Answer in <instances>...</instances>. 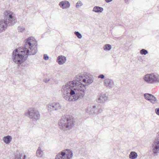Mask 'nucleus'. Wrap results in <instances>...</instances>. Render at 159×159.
<instances>
[{"instance_id":"1","label":"nucleus","mask_w":159,"mask_h":159,"mask_svg":"<svg viewBox=\"0 0 159 159\" xmlns=\"http://www.w3.org/2000/svg\"><path fill=\"white\" fill-rule=\"evenodd\" d=\"M90 84L93 82V78L88 76L87 74H80L76 76L75 80L70 81L63 85L61 89L62 97L66 100L74 101L82 98L85 94V88L84 85L81 84V80Z\"/></svg>"},{"instance_id":"2","label":"nucleus","mask_w":159,"mask_h":159,"mask_svg":"<svg viewBox=\"0 0 159 159\" xmlns=\"http://www.w3.org/2000/svg\"><path fill=\"white\" fill-rule=\"evenodd\" d=\"M34 40L32 37L25 39L22 50L16 49L13 51V59L15 63L21 64L27 59L28 55H34L37 52V43Z\"/></svg>"},{"instance_id":"3","label":"nucleus","mask_w":159,"mask_h":159,"mask_svg":"<svg viewBox=\"0 0 159 159\" xmlns=\"http://www.w3.org/2000/svg\"><path fill=\"white\" fill-rule=\"evenodd\" d=\"M73 118L68 116H63L59 120L58 125L60 129L67 130L71 129L74 125Z\"/></svg>"},{"instance_id":"4","label":"nucleus","mask_w":159,"mask_h":159,"mask_svg":"<svg viewBox=\"0 0 159 159\" xmlns=\"http://www.w3.org/2000/svg\"><path fill=\"white\" fill-rule=\"evenodd\" d=\"M25 115L33 120H37L40 118V114L39 111L35 108H30L28 111L25 113Z\"/></svg>"},{"instance_id":"5","label":"nucleus","mask_w":159,"mask_h":159,"mask_svg":"<svg viewBox=\"0 0 159 159\" xmlns=\"http://www.w3.org/2000/svg\"><path fill=\"white\" fill-rule=\"evenodd\" d=\"M4 20H7L8 25H14L16 22V19L14 16L13 13L10 11H6L4 12Z\"/></svg>"},{"instance_id":"6","label":"nucleus","mask_w":159,"mask_h":159,"mask_svg":"<svg viewBox=\"0 0 159 159\" xmlns=\"http://www.w3.org/2000/svg\"><path fill=\"white\" fill-rule=\"evenodd\" d=\"M103 108L99 105H92L88 107L86 112L90 114L96 115L102 112Z\"/></svg>"},{"instance_id":"7","label":"nucleus","mask_w":159,"mask_h":159,"mask_svg":"<svg viewBox=\"0 0 159 159\" xmlns=\"http://www.w3.org/2000/svg\"><path fill=\"white\" fill-rule=\"evenodd\" d=\"M144 80L148 84L159 82V76L154 74H147L143 77Z\"/></svg>"},{"instance_id":"8","label":"nucleus","mask_w":159,"mask_h":159,"mask_svg":"<svg viewBox=\"0 0 159 159\" xmlns=\"http://www.w3.org/2000/svg\"><path fill=\"white\" fill-rule=\"evenodd\" d=\"M73 154L71 150L67 149L66 152L62 151L59 153L56 156L55 159H70L73 156Z\"/></svg>"},{"instance_id":"9","label":"nucleus","mask_w":159,"mask_h":159,"mask_svg":"<svg viewBox=\"0 0 159 159\" xmlns=\"http://www.w3.org/2000/svg\"><path fill=\"white\" fill-rule=\"evenodd\" d=\"M157 134L159 136V131ZM151 150L152 153V155L154 156H157L159 153V138L156 139L152 143L151 148Z\"/></svg>"},{"instance_id":"10","label":"nucleus","mask_w":159,"mask_h":159,"mask_svg":"<svg viewBox=\"0 0 159 159\" xmlns=\"http://www.w3.org/2000/svg\"><path fill=\"white\" fill-rule=\"evenodd\" d=\"M145 98L153 104L157 103V100L156 98L152 94L149 93H145L144 95Z\"/></svg>"},{"instance_id":"11","label":"nucleus","mask_w":159,"mask_h":159,"mask_svg":"<svg viewBox=\"0 0 159 159\" xmlns=\"http://www.w3.org/2000/svg\"><path fill=\"white\" fill-rule=\"evenodd\" d=\"M104 85L107 88H112L114 85V82L113 80L107 78L104 80Z\"/></svg>"},{"instance_id":"12","label":"nucleus","mask_w":159,"mask_h":159,"mask_svg":"<svg viewBox=\"0 0 159 159\" xmlns=\"http://www.w3.org/2000/svg\"><path fill=\"white\" fill-rule=\"evenodd\" d=\"M8 25L7 20H0V33L4 31Z\"/></svg>"},{"instance_id":"13","label":"nucleus","mask_w":159,"mask_h":159,"mask_svg":"<svg viewBox=\"0 0 159 159\" xmlns=\"http://www.w3.org/2000/svg\"><path fill=\"white\" fill-rule=\"evenodd\" d=\"M59 6L62 9H68L70 6V2L67 1H62L59 4Z\"/></svg>"},{"instance_id":"14","label":"nucleus","mask_w":159,"mask_h":159,"mask_svg":"<svg viewBox=\"0 0 159 159\" xmlns=\"http://www.w3.org/2000/svg\"><path fill=\"white\" fill-rule=\"evenodd\" d=\"M66 58L63 56H59L57 59V61L59 65L63 64L66 61Z\"/></svg>"},{"instance_id":"15","label":"nucleus","mask_w":159,"mask_h":159,"mask_svg":"<svg viewBox=\"0 0 159 159\" xmlns=\"http://www.w3.org/2000/svg\"><path fill=\"white\" fill-rule=\"evenodd\" d=\"M43 154V152L42 147H39L36 152V156L39 157H42Z\"/></svg>"},{"instance_id":"16","label":"nucleus","mask_w":159,"mask_h":159,"mask_svg":"<svg viewBox=\"0 0 159 159\" xmlns=\"http://www.w3.org/2000/svg\"><path fill=\"white\" fill-rule=\"evenodd\" d=\"M107 98L108 97L105 94H101L98 98V101L101 103H103L107 100Z\"/></svg>"},{"instance_id":"17","label":"nucleus","mask_w":159,"mask_h":159,"mask_svg":"<svg viewBox=\"0 0 159 159\" xmlns=\"http://www.w3.org/2000/svg\"><path fill=\"white\" fill-rule=\"evenodd\" d=\"M52 104L54 110L57 111L61 109L62 106L59 103L55 102L52 103Z\"/></svg>"},{"instance_id":"18","label":"nucleus","mask_w":159,"mask_h":159,"mask_svg":"<svg viewBox=\"0 0 159 159\" xmlns=\"http://www.w3.org/2000/svg\"><path fill=\"white\" fill-rule=\"evenodd\" d=\"M11 139L12 137L10 135L5 136L3 139L4 142L6 144H9L11 142Z\"/></svg>"},{"instance_id":"19","label":"nucleus","mask_w":159,"mask_h":159,"mask_svg":"<svg viewBox=\"0 0 159 159\" xmlns=\"http://www.w3.org/2000/svg\"><path fill=\"white\" fill-rule=\"evenodd\" d=\"M15 159H26V156L20 153L16 154L15 155Z\"/></svg>"},{"instance_id":"20","label":"nucleus","mask_w":159,"mask_h":159,"mask_svg":"<svg viewBox=\"0 0 159 159\" xmlns=\"http://www.w3.org/2000/svg\"><path fill=\"white\" fill-rule=\"evenodd\" d=\"M103 8L101 7L95 6L94 7L93 11L96 12H102L103 11Z\"/></svg>"},{"instance_id":"21","label":"nucleus","mask_w":159,"mask_h":159,"mask_svg":"<svg viewBox=\"0 0 159 159\" xmlns=\"http://www.w3.org/2000/svg\"><path fill=\"white\" fill-rule=\"evenodd\" d=\"M137 156L138 155L136 152L132 151L130 152L129 157L131 159H135L137 157Z\"/></svg>"},{"instance_id":"22","label":"nucleus","mask_w":159,"mask_h":159,"mask_svg":"<svg viewBox=\"0 0 159 159\" xmlns=\"http://www.w3.org/2000/svg\"><path fill=\"white\" fill-rule=\"evenodd\" d=\"M46 108L48 112H51L54 111L52 103H50L46 106Z\"/></svg>"},{"instance_id":"23","label":"nucleus","mask_w":159,"mask_h":159,"mask_svg":"<svg viewBox=\"0 0 159 159\" xmlns=\"http://www.w3.org/2000/svg\"><path fill=\"white\" fill-rule=\"evenodd\" d=\"M111 49V46L109 44H106L103 47V49L105 51H110Z\"/></svg>"},{"instance_id":"24","label":"nucleus","mask_w":159,"mask_h":159,"mask_svg":"<svg viewBox=\"0 0 159 159\" xmlns=\"http://www.w3.org/2000/svg\"><path fill=\"white\" fill-rule=\"evenodd\" d=\"M18 32H23L25 30V28L21 26H19L18 27Z\"/></svg>"},{"instance_id":"25","label":"nucleus","mask_w":159,"mask_h":159,"mask_svg":"<svg viewBox=\"0 0 159 159\" xmlns=\"http://www.w3.org/2000/svg\"><path fill=\"white\" fill-rule=\"evenodd\" d=\"M140 53L141 55H145L148 53V51L144 49H143L140 51Z\"/></svg>"},{"instance_id":"26","label":"nucleus","mask_w":159,"mask_h":159,"mask_svg":"<svg viewBox=\"0 0 159 159\" xmlns=\"http://www.w3.org/2000/svg\"><path fill=\"white\" fill-rule=\"evenodd\" d=\"M82 2L80 1H78L76 4V7L77 8H79L83 5Z\"/></svg>"},{"instance_id":"27","label":"nucleus","mask_w":159,"mask_h":159,"mask_svg":"<svg viewBox=\"0 0 159 159\" xmlns=\"http://www.w3.org/2000/svg\"><path fill=\"white\" fill-rule=\"evenodd\" d=\"M74 34L78 37L79 39H81L82 38V36L81 34L78 31H75Z\"/></svg>"},{"instance_id":"28","label":"nucleus","mask_w":159,"mask_h":159,"mask_svg":"<svg viewBox=\"0 0 159 159\" xmlns=\"http://www.w3.org/2000/svg\"><path fill=\"white\" fill-rule=\"evenodd\" d=\"M155 112L157 115L159 116V108H157L155 109Z\"/></svg>"},{"instance_id":"29","label":"nucleus","mask_w":159,"mask_h":159,"mask_svg":"<svg viewBox=\"0 0 159 159\" xmlns=\"http://www.w3.org/2000/svg\"><path fill=\"white\" fill-rule=\"evenodd\" d=\"M49 58L48 56L46 54L44 55L43 59L45 60H48Z\"/></svg>"},{"instance_id":"30","label":"nucleus","mask_w":159,"mask_h":159,"mask_svg":"<svg viewBox=\"0 0 159 159\" xmlns=\"http://www.w3.org/2000/svg\"><path fill=\"white\" fill-rule=\"evenodd\" d=\"M98 77L99 78H101L102 79H103L104 78L105 76H104V75H103L101 74V75H99L98 76Z\"/></svg>"},{"instance_id":"31","label":"nucleus","mask_w":159,"mask_h":159,"mask_svg":"<svg viewBox=\"0 0 159 159\" xmlns=\"http://www.w3.org/2000/svg\"><path fill=\"white\" fill-rule=\"evenodd\" d=\"M50 80V79H48L47 78H45L43 80V81L45 83H47Z\"/></svg>"},{"instance_id":"32","label":"nucleus","mask_w":159,"mask_h":159,"mask_svg":"<svg viewBox=\"0 0 159 159\" xmlns=\"http://www.w3.org/2000/svg\"><path fill=\"white\" fill-rule=\"evenodd\" d=\"M81 81H82L81 84H82V85H84L85 88H85V85H86V84H87V85H89V84H88L86 83V82H85V83L84 82H83V79H82L81 80Z\"/></svg>"},{"instance_id":"33","label":"nucleus","mask_w":159,"mask_h":159,"mask_svg":"<svg viewBox=\"0 0 159 159\" xmlns=\"http://www.w3.org/2000/svg\"><path fill=\"white\" fill-rule=\"evenodd\" d=\"M130 0H125V2L126 3V4H128L129 3V1Z\"/></svg>"},{"instance_id":"34","label":"nucleus","mask_w":159,"mask_h":159,"mask_svg":"<svg viewBox=\"0 0 159 159\" xmlns=\"http://www.w3.org/2000/svg\"><path fill=\"white\" fill-rule=\"evenodd\" d=\"M105 0V1L107 2H109L111 1L112 0Z\"/></svg>"}]
</instances>
